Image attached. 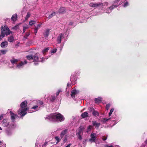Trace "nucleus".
<instances>
[{"mask_svg":"<svg viewBox=\"0 0 147 147\" xmlns=\"http://www.w3.org/2000/svg\"><path fill=\"white\" fill-rule=\"evenodd\" d=\"M4 36L3 35L1 34H0V41H1L2 39Z\"/></svg>","mask_w":147,"mask_h":147,"instance_id":"nucleus-49","label":"nucleus"},{"mask_svg":"<svg viewBox=\"0 0 147 147\" xmlns=\"http://www.w3.org/2000/svg\"><path fill=\"white\" fill-rule=\"evenodd\" d=\"M93 127L92 126L90 125L88 126L87 129V132H88L90 131L91 129Z\"/></svg>","mask_w":147,"mask_h":147,"instance_id":"nucleus-25","label":"nucleus"},{"mask_svg":"<svg viewBox=\"0 0 147 147\" xmlns=\"http://www.w3.org/2000/svg\"><path fill=\"white\" fill-rule=\"evenodd\" d=\"M128 5V3L127 2H126L123 5L124 7H126Z\"/></svg>","mask_w":147,"mask_h":147,"instance_id":"nucleus-48","label":"nucleus"},{"mask_svg":"<svg viewBox=\"0 0 147 147\" xmlns=\"http://www.w3.org/2000/svg\"><path fill=\"white\" fill-rule=\"evenodd\" d=\"M30 13L29 12H28L27 13V15L25 18V20H27L28 19V18L30 17Z\"/></svg>","mask_w":147,"mask_h":147,"instance_id":"nucleus-31","label":"nucleus"},{"mask_svg":"<svg viewBox=\"0 0 147 147\" xmlns=\"http://www.w3.org/2000/svg\"><path fill=\"white\" fill-rule=\"evenodd\" d=\"M36 147H37V146L36 143Z\"/></svg>","mask_w":147,"mask_h":147,"instance_id":"nucleus-58","label":"nucleus"},{"mask_svg":"<svg viewBox=\"0 0 147 147\" xmlns=\"http://www.w3.org/2000/svg\"><path fill=\"white\" fill-rule=\"evenodd\" d=\"M105 147H113L112 145L109 146L107 145H106L105 146Z\"/></svg>","mask_w":147,"mask_h":147,"instance_id":"nucleus-52","label":"nucleus"},{"mask_svg":"<svg viewBox=\"0 0 147 147\" xmlns=\"http://www.w3.org/2000/svg\"><path fill=\"white\" fill-rule=\"evenodd\" d=\"M38 29H37V28H35L34 29V31H35V32H34V33L35 34H36L37 32V31H38Z\"/></svg>","mask_w":147,"mask_h":147,"instance_id":"nucleus-50","label":"nucleus"},{"mask_svg":"<svg viewBox=\"0 0 147 147\" xmlns=\"http://www.w3.org/2000/svg\"><path fill=\"white\" fill-rule=\"evenodd\" d=\"M114 110V109H111V110L109 113V116H110L111 115L113 112V111Z\"/></svg>","mask_w":147,"mask_h":147,"instance_id":"nucleus-40","label":"nucleus"},{"mask_svg":"<svg viewBox=\"0 0 147 147\" xmlns=\"http://www.w3.org/2000/svg\"><path fill=\"white\" fill-rule=\"evenodd\" d=\"M61 92V90L60 89L57 92L56 94V95L58 96L59 94V93Z\"/></svg>","mask_w":147,"mask_h":147,"instance_id":"nucleus-47","label":"nucleus"},{"mask_svg":"<svg viewBox=\"0 0 147 147\" xmlns=\"http://www.w3.org/2000/svg\"><path fill=\"white\" fill-rule=\"evenodd\" d=\"M49 98L50 99V101H53L55 100L56 97L54 96H51L49 97Z\"/></svg>","mask_w":147,"mask_h":147,"instance_id":"nucleus-23","label":"nucleus"},{"mask_svg":"<svg viewBox=\"0 0 147 147\" xmlns=\"http://www.w3.org/2000/svg\"><path fill=\"white\" fill-rule=\"evenodd\" d=\"M45 118L46 120L59 121H63L65 119L64 117L62 115L58 113H52L49 115H47Z\"/></svg>","mask_w":147,"mask_h":147,"instance_id":"nucleus-1","label":"nucleus"},{"mask_svg":"<svg viewBox=\"0 0 147 147\" xmlns=\"http://www.w3.org/2000/svg\"><path fill=\"white\" fill-rule=\"evenodd\" d=\"M102 4L100 3H90L89 5L91 7L96 8Z\"/></svg>","mask_w":147,"mask_h":147,"instance_id":"nucleus-5","label":"nucleus"},{"mask_svg":"<svg viewBox=\"0 0 147 147\" xmlns=\"http://www.w3.org/2000/svg\"><path fill=\"white\" fill-rule=\"evenodd\" d=\"M57 50V49H53L51 51V53H55L56 52Z\"/></svg>","mask_w":147,"mask_h":147,"instance_id":"nucleus-46","label":"nucleus"},{"mask_svg":"<svg viewBox=\"0 0 147 147\" xmlns=\"http://www.w3.org/2000/svg\"><path fill=\"white\" fill-rule=\"evenodd\" d=\"M63 35V34L61 33L58 37L57 41L58 43H60L61 41V40L64 38Z\"/></svg>","mask_w":147,"mask_h":147,"instance_id":"nucleus-7","label":"nucleus"},{"mask_svg":"<svg viewBox=\"0 0 147 147\" xmlns=\"http://www.w3.org/2000/svg\"><path fill=\"white\" fill-rule=\"evenodd\" d=\"M42 25V24L41 23H40L38 24L36 26H35V28H37L38 29Z\"/></svg>","mask_w":147,"mask_h":147,"instance_id":"nucleus-39","label":"nucleus"},{"mask_svg":"<svg viewBox=\"0 0 147 147\" xmlns=\"http://www.w3.org/2000/svg\"><path fill=\"white\" fill-rule=\"evenodd\" d=\"M36 23V21L33 20H31L29 22V24L30 26H32L34 24H35Z\"/></svg>","mask_w":147,"mask_h":147,"instance_id":"nucleus-21","label":"nucleus"},{"mask_svg":"<svg viewBox=\"0 0 147 147\" xmlns=\"http://www.w3.org/2000/svg\"><path fill=\"white\" fill-rule=\"evenodd\" d=\"M92 124L93 126H95L96 127L98 128L100 125V123H98L96 121H92Z\"/></svg>","mask_w":147,"mask_h":147,"instance_id":"nucleus-15","label":"nucleus"},{"mask_svg":"<svg viewBox=\"0 0 147 147\" xmlns=\"http://www.w3.org/2000/svg\"><path fill=\"white\" fill-rule=\"evenodd\" d=\"M102 98L100 97H98L97 98H95L94 99L95 102L96 103H99L102 100Z\"/></svg>","mask_w":147,"mask_h":147,"instance_id":"nucleus-13","label":"nucleus"},{"mask_svg":"<svg viewBox=\"0 0 147 147\" xmlns=\"http://www.w3.org/2000/svg\"><path fill=\"white\" fill-rule=\"evenodd\" d=\"M115 124H113V125H114Z\"/></svg>","mask_w":147,"mask_h":147,"instance_id":"nucleus-62","label":"nucleus"},{"mask_svg":"<svg viewBox=\"0 0 147 147\" xmlns=\"http://www.w3.org/2000/svg\"><path fill=\"white\" fill-rule=\"evenodd\" d=\"M110 104H109L107 105L106 106V109L107 110H108L109 109V108L110 107Z\"/></svg>","mask_w":147,"mask_h":147,"instance_id":"nucleus-43","label":"nucleus"},{"mask_svg":"<svg viewBox=\"0 0 147 147\" xmlns=\"http://www.w3.org/2000/svg\"><path fill=\"white\" fill-rule=\"evenodd\" d=\"M8 45V42L7 41L2 42L1 44V46L2 48L6 47Z\"/></svg>","mask_w":147,"mask_h":147,"instance_id":"nucleus-11","label":"nucleus"},{"mask_svg":"<svg viewBox=\"0 0 147 147\" xmlns=\"http://www.w3.org/2000/svg\"><path fill=\"white\" fill-rule=\"evenodd\" d=\"M96 140V138H91L89 139V141L92 142H95Z\"/></svg>","mask_w":147,"mask_h":147,"instance_id":"nucleus-42","label":"nucleus"},{"mask_svg":"<svg viewBox=\"0 0 147 147\" xmlns=\"http://www.w3.org/2000/svg\"><path fill=\"white\" fill-rule=\"evenodd\" d=\"M13 125H12V126H11V127H13Z\"/></svg>","mask_w":147,"mask_h":147,"instance_id":"nucleus-59","label":"nucleus"},{"mask_svg":"<svg viewBox=\"0 0 147 147\" xmlns=\"http://www.w3.org/2000/svg\"><path fill=\"white\" fill-rule=\"evenodd\" d=\"M88 115V113L87 112H85L82 113L81 114V116L82 118H84L87 117Z\"/></svg>","mask_w":147,"mask_h":147,"instance_id":"nucleus-17","label":"nucleus"},{"mask_svg":"<svg viewBox=\"0 0 147 147\" xmlns=\"http://www.w3.org/2000/svg\"><path fill=\"white\" fill-rule=\"evenodd\" d=\"M23 33H24L26 30L29 28V27L28 25H26L23 26Z\"/></svg>","mask_w":147,"mask_h":147,"instance_id":"nucleus-26","label":"nucleus"},{"mask_svg":"<svg viewBox=\"0 0 147 147\" xmlns=\"http://www.w3.org/2000/svg\"><path fill=\"white\" fill-rule=\"evenodd\" d=\"M90 111H94V109L92 108H91L90 109Z\"/></svg>","mask_w":147,"mask_h":147,"instance_id":"nucleus-54","label":"nucleus"},{"mask_svg":"<svg viewBox=\"0 0 147 147\" xmlns=\"http://www.w3.org/2000/svg\"><path fill=\"white\" fill-rule=\"evenodd\" d=\"M79 93V91L76 90L75 89H73L72 90L71 93V95L72 97H75V95Z\"/></svg>","mask_w":147,"mask_h":147,"instance_id":"nucleus-6","label":"nucleus"},{"mask_svg":"<svg viewBox=\"0 0 147 147\" xmlns=\"http://www.w3.org/2000/svg\"><path fill=\"white\" fill-rule=\"evenodd\" d=\"M84 129L83 127H80L78 130V131L77 133V135H81L82 133V131Z\"/></svg>","mask_w":147,"mask_h":147,"instance_id":"nucleus-16","label":"nucleus"},{"mask_svg":"<svg viewBox=\"0 0 147 147\" xmlns=\"http://www.w3.org/2000/svg\"><path fill=\"white\" fill-rule=\"evenodd\" d=\"M28 109L27 102L24 101L20 104V108L18 111V114L23 116L27 113L26 111Z\"/></svg>","mask_w":147,"mask_h":147,"instance_id":"nucleus-2","label":"nucleus"},{"mask_svg":"<svg viewBox=\"0 0 147 147\" xmlns=\"http://www.w3.org/2000/svg\"><path fill=\"white\" fill-rule=\"evenodd\" d=\"M67 132V129H65L60 134V136L61 138H62L63 136L65 135Z\"/></svg>","mask_w":147,"mask_h":147,"instance_id":"nucleus-12","label":"nucleus"},{"mask_svg":"<svg viewBox=\"0 0 147 147\" xmlns=\"http://www.w3.org/2000/svg\"><path fill=\"white\" fill-rule=\"evenodd\" d=\"M2 124L4 126L7 127L9 124V123L6 120L4 119L3 120Z\"/></svg>","mask_w":147,"mask_h":147,"instance_id":"nucleus-14","label":"nucleus"},{"mask_svg":"<svg viewBox=\"0 0 147 147\" xmlns=\"http://www.w3.org/2000/svg\"><path fill=\"white\" fill-rule=\"evenodd\" d=\"M65 10V8L64 7H62L60 8L59 10V13H61L63 12Z\"/></svg>","mask_w":147,"mask_h":147,"instance_id":"nucleus-27","label":"nucleus"},{"mask_svg":"<svg viewBox=\"0 0 147 147\" xmlns=\"http://www.w3.org/2000/svg\"><path fill=\"white\" fill-rule=\"evenodd\" d=\"M10 113L11 115V119L13 121H14L15 119L18 116L17 115L15 114L11 111H10Z\"/></svg>","mask_w":147,"mask_h":147,"instance_id":"nucleus-8","label":"nucleus"},{"mask_svg":"<svg viewBox=\"0 0 147 147\" xmlns=\"http://www.w3.org/2000/svg\"><path fill=\"white\" fill-rule=\"evenodd\" d=\"M63 142H65L67 141V135H66L65 136V137L64 138V139H63Z\"/></svg>","mask_w":147,"mask_h":147,"instance_id":"nucleus-44","label":"nucleus"},{"mask_svg":"<svg viewBox=\"0 0 147 147\" xmlns=\"http://www.w3.org/2000/svg\"><path fill=\"white\" fill-rule=\"evenodd\" d=\"M34 64L35 65H37L38 64V63H34Z\"/></svg>","mask_w":147,"mask_h":147,"instance_id":"nucleus-56","label":"nucleus"},{"mask_svg":"<svg viewBox=\"0 0 147 147\" xmlns=\"http://www.w3.org/2000/svg\"><path fill=\"white\" fill-rule=\"evenodd\" d=\"M27 62L26 61H24V63L23 62H21L19 64L17 65V67L18 68H20L23 67L25 64L27 63Z\"/></svg>","mask_w":147,"mask_h":147,"instance_id":"nucleus-9","label":"nucleus"},{"mask_svg":"<svg viewBox=\"0 0 147 147\" xmlns=\"http://www.w3.org/2000/svg\"><path fill=\"white\" fill-rule=\"evenodd\" d=\"M33 57V59L34 62L36 61L38 62L42 61V57L40 58L41 57L40 56V54L38 53L35 54Z\"/></svg>","mask_w":147,"mask_h":147,"instance_id":"nucleus-4","label":"nucleus"},{"mask_svg":"<svg viewBox=\"0 0 147 147\" xmlns=\"http://www.w3.org/2000/svg\"><path fill=\"white\" fill-rule=\"evenodd\" d=\"M110 119H106V118H103L101 120V121L103 123H105L107 121H108Z\"/></svg>","mask_w":147,"mask_h":147,"instance_id":"nucleus-35","label":"nucleus"},{"mask_svg":"<svg viewBox=\"0 0 147 147\" xmlns=\"http://www.w3.org/2000/svg\"><path fill=\"white\" fill-rule=\"evenodd\" d=\"M78 136V139L81 140L82 139V137L81 135H77Z\"/></svg>","mask_w":147,"mask_h":147,"instance_id":"nucleus-45","label":"nucleus"},{"mask_svg":"<svg viewBox=\"0 0 147 147\" xmlns=\"http://www.w3.org/2000/svg\"><path fill=\"white\" fill-rule=\"evenodd\" d=\"M116 7V6L115 5H113L112 6H111V7L108 8V9H107V10L106 11V13H110V12H111V11L112 9L113 8H114L115 7Z\"/></svg>","mask_w":147,"mask_h":147,"instance_id":"nucleus-10","label":"nucleus"},{"mask_svg":"<svg viewBox=\"0 0 147 147\" xmlns=\"http://www.w3.org/2000/svg\"><path fill=\"white\" fill-rule=\"evenodd\" d=\"M146 143H147V140L146 141Z\"/></svg>","mask_w":147,"mask_h":147,"instance_id":"nucleus-61","label":"nucleus"},{"mask_svg":"<svg viewBox=\"0 0 147 147\" xmlns=\"http://www.w3.org/2000/svg\"><path fill=\"white\" fill-rule=\"evenodd\" d=\"M32 109L34 110V111L32 110V111H30V113H32L34 111H36L38 110V106L37 105L34 106L32 107Z\"/></svg>","mask_w":147,"mask_h":147,"instance_id":"nucleus-18","label":"nucleus"},{"mask_svg":"<svg viewBox=\"0 0 147 147\" xmlns=\"http://www.w3.org/2000/svg\"><path fill=\"white\" fill-rule=\"evenodd\" d=\"M49 50V48H46L44 49L42 51V53L44 54L45 53L47 52Z\"/></svg>","mask_w":147,"mask_h":147,"instance_id":"nucleus-33","label":"nucleus"},{"mask_svg":"<svg viewBox=\"0 0 147 147\" xmlns=\"http://www.w3.org/2000/svg\"><path fill=\"white\" fill-rule=\"evenodd\" d=\"M26 58L28 60L33 59V57L32 55H28L26 56Z\"/></svg>","mask_w":147,"mask_h":147,"instance_id":"nucleus-28","label":"nucleus"},{"mask_svg":"<svg viewBox=\"0 0 147 147\" xmlns=\"http://www.w3.org/2000/svg\"><path fill=\"white\" fill-rule=\"evenodd\" d=\"M105 4H106V5H107V2H106V3H105Z\"/></svg>","mask_w":147,"mask_h":147,"instance_id":"nucleus-60","label":"nucleus"},{"mask_svg":"<svg viewBox=\"0 0 147 147\" xmlns=\"http://www.w3.org/2000/svg\"><path fill=\"white\" fill-rule=\"evenodd\" d=\"M69 84H67V86L68 87L69 86Z\"/></svg>","mask_w":147,"mask_h":147,"instance_id":"nucleus-57","label":"nucleus"},{"mask_svg":"<svg viewBox=\"0 0 147 147\" xmlns=\"http://www.w3.org/2000/svg\"><path fill=\"white\" fill-rule=\"evenodd\" d=\"M55 12H53L48 17V19H50L53 17L55 15Z\"/></svg>","mask_w":147,"mask_h":147,"instance_id":"nucleus-32","label":"nucleus"},{"mask_svg":"<svg viewBox=\"0 0 147 147\" xmlns=\"http://www.w3.org/2000/svg\"><path fill=\"white\" fill-rule=\"evenodd\" d=\"M5 144L0 141V147H5Z\"/></svg>","mask_w":147,"mask_h":147,"instance_id":"nucleus-37","label":"nucleus"},{"mask_svg":"<svg viewBox=\"0 0 147 147\" xmlns=\"http://www.w3.org/2000/svg\"><path fill=\"white\" fill-rule=\"evenodd\" d=\"M55 140L57 141V143H58L60 141V139L59 137L58 136H56L55 137Z\"/></svg>","mask_w":147,"mask_h":147,"instance_id":"nucleus-34","label":"nucleus"},{"mask_svg":"<svg viewBox=\"0 0 147 147\" xmlns=\"http://www.w3.org/2000/svg\"><path fill=\"white\" fill-rule=\"evenodd\" d=\"M17 14H14L13 15L11 18V19L12 21H15L17 20Z\"/></svg>","mask_w":147,"mask_h":147,"instance_id":"nucleus-20","label":"nucleus"},{"mask_svg":"<svg viewBox=\"0 0 147 147\" xmlns=\"http://www.w3.org/2000/svg\"><path fill=\"white\" fill-rule=\"evenodd\" d=\"M90 136L92 138H96V134L94 133H92L91 134Z\"/></svg>","mask_w":147,"mask_h":147,"instance_id":"nucleus-38","label":"nucleus"},{"mask_svg":"<svg viewBox=\"0 0 147 147\" xmlns=\"http://www.w3.org/2000/svg\"><path fill=\"white\" fill-rule=\"evenodd\" d=\"M30 35V33L29 32H26V35L24 36V38L25 39H26Z\"/></svg>","mask_w":147,"mask_h":147,"instance_id":"nucleus-36","label":"nucleus"},{"mask_svg":"<svg viewBox=\"0 0 147 147\" xmlns=\"http://www.w3.org/2000/svg\"><path fill=\"white\" fill-rule=\"evenodd\" d=\"M3 117V115H1L0 116V119L1 120L2 119Z\"/></svg>","mask_w":147,"mask_h":147,"instance_id":"nucleus-51","label":"nucleus"},{"mask_svg":"<svg viewBox=\"0 0 147 147\" xmlns=\"http://www.w3.org/2000/svg\"><path fill=\"white\" fill-rule=\"evenodd\" d=\"M0 51L2 54H5L7 52V50H2Z\"/></svg>","mask_w":147,"mask_h":147,"instance_id":"nucleus-41","label":"nucleus"},{"mask_svg":"<svg viewBox=\"0 0 147 147\" xmlns=\"http://www.w3.org/2000/svg\"><path fill=\"white\" fill-rule=\"evenodd\" d=\"M14 37L12 36H10L8 37V41L10 42H12L14 40Z\"/></svg>","mask_w":147,"mask_h":147,"instance_id":"nucleus-22","label":"nucleus"},{"mask_svg":"<svg viewBox=\"0 0 147 147\" xmlns=\"http://www.w3.org/2000/svg\"><path fill=\"white\" fill-rule=\"evenodd\" d=\"M11 33L12 32L9 30L7 26H5L4 27H1V34L4 36L5 35H8Z\"/></svg>","mask_w":147,"mask_h":147,"instance_id":"nucleus-3","label":"nucleus"},{"mask_svg":"<svg viewBox=\"0 0 147 147\" xmlns=\"http://www.w3.org/2000/svg\"><path fill=\"white\" fill-rule=\"evenodd\" d=\"M50 30L48 29L46 30L45 32L43 34L45 37H47L49 34V32Z\"/></svg>","mask_w":147,"mask_h":147,"instance_id":"nucleus-19","label":"nucleus"},{"mask_svg":"<svg viewBox=\"0 0 147 147\" xmlns=\"http://www.w3.org/2000/svg\"><path fill=\"white\" fill-rule=\"evenodd\" d=\"M92 114L94 116H98L99 115V113L98 112L95 111H93Z\"/></svg>","mask_w":147,"mask_h":147,"instance_id":"nucleus-30","label":"nucleus"},{"mask_svg":"<svg viewBox=\"0 0 147 147\" xmlns=\"http://www.w3.org/2000/svg\"><path fill=\"white\" fill-rule=\"evenodd\" d=\"M72 24H73V23L72 22H71L69 23L70 25H72Z\"/></svg>","mask_w":147,"mask_h":147,"instance_id":"nucleus-55","label":"nucleus"},{"mask_svg":"<svg viewBox=\"0 0 147 147\" xmlns=\"http://www.w3.org/2000/svg\"><path fill=\"white\" fill-rule=\"evenodd\" d=\"M36 102L37 105L38 106L42 105L43 103V102L42 101H40V100H38Z\"/></svg>","mask_w":147,"mask_h":147,"instance_id":"nucleus-29","label":"nucleus"},{"mask_svg":"<svg viewBox=\"0 0 147 147\" xmlns=\"http://www.w3.org/2000/svg\"><path fill=\"white\" fill-rule=\"evenodd\" d=\"M107 139V137H104V138H102V139L103 140H105Z\"/></svg>","mask_w":147,"mask_h":147,"instance_id":"nucleus-53","label":"nucleus"},{"mask_svg":"<svg viewBox=\"0 0 147 147\" xmlns=\"http://www.w3.org/2000/svg\"><path fill=\"white\" fill-rule=\"evenodd\" d=\"M18 61L17 59H12L11 60V63L13 64H16Z\"/></svg>","mask_w":147,"mask_h":147,"instance_id":"nucleus-24","label":"nucleus"}]
</instances>
